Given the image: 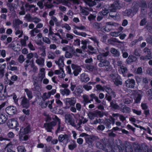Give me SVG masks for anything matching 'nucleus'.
Instances as JSON below:
<instances>
[{
  "label": "nucleus",
  "instance_id": "obj_1",
  "mask_svg": "<svg viewBox=\"0 0 152 152\" xmlns=\"http://www.w3.org/2000/svg\"><path fill=\"white\" fill-rule=\"evenodd\" d=\"M109 52H107L105 53H102L101 55H99L97 56V58L99 60H100V62L99 64L100 67H103L105 66V69L107 71H109L111 69V67L110 65L109 62L106 60L102 61L101 58L102 56H106L108 55Z\"/></svg>",
  "mask_w": 152,
  "mask_h": 152
},
{
  "label": "nucleus",
  "instance_id": "obj_2",
  "mask_svg": "<svg viewBox=\"0 0 152 152\" xmlns=\"http://www.w3.org/2000/svg\"><path fill=\"white\" fill-rule=\"evenodd\" d=\"M7 125L10 129H15L16 131L19 130V128H17L19 126V123L16 119L12 118L9 120L7 122Z\"/></svg>",
  "mask_w": 152,
  "mask_h": 152
},
{
  "label": "nucleus",
  "instance_id": "obj_3",
  "mask_svg": "<svg viewBox=\"0 0 152 152\" xmlns=\"http://www.w3.org/2000/svg\"><path fill=\"white\" fill-rule=\"evenodd\" d=\"M143 52L145 54H147L145 56H142L140 58L141 60L147 61L150 59L151 53L150 50L147 48H145L143 50Z\"/></svg>",
  "mask_w": 152,
  "mask_h": 152
},
{
  "label": "nucleus",
  "instance_id": "obj_4",
  "mask_svg": "<svg viewBox=\"0 0 152 152\" xmlns=\"http://www.w3.org/2000/svg\"><path fill=\"white\" fill-rule=\"evenodd\" d=\"M135 95V102L136 103H138L140 102L142 96H143V92L140 90H137L134 92V94Z\"/></svg>",
  "mask_w": 152,
  "mask_h": 152
},
{
  "label": "nucleus",
  "instance_id": "obj_5",
  "mask_svg": "<svg viewBox=\"0 0 152 152\" xmlns=\"http://www.w3.org/2000/svg\"><path fill=\"white\" fill-rule=\"evenodd\" d=\"M65 121L67 124L71 125L72 126H75L74 119L70 114H66L65 116Z\"/></svg>",
  "mask_w": 152,
  "mask_h": 152
},
{
  "label": "nucleus",
  "instance_id": "obj_6",
  "mask_svg": "<svg viewBox=\"0 0 152 152\" xmlns=\"http://www.w3.org/2000/svg\"><path fill=\"white\" fill-rule=\"evenodd\" d=\"M56 124V123L55 121H52L49 123L44 124V127L47 132H51L53 127L55 126Z\"/></svg>",
  "mask_w": 152,
  "mask_h": 152
},
{
  "label": "nucleus",
  "instance_id": "obj_7",
  "mask_svg": "<svg viewBox=\"0 0 152 152\" xmlns=\"http://www.w3.org/2000/svg\"><path fill=\"white\" fill-rule=\"evenodd\" d=\"M71 67L73 70V73L75 76H77L81 72L82 69L80 66L72 64Z\"/></svg>",
  "mask_w": 152,
  "mask_h": 152
},
{
  "label": "nucleus",
  "instance_id": "obj_8",
  "mask_svg": "<svg viewBox=\"0 0 152 152\" xmlns=\"http://www.w3.org/2000/svg\"><path fill=\"white\" fill-rule=\"evenodd\" d=\"M6 111L8 114L12 115L16 113L17 110L15 107L10 106L6 108Z\"/></svg>",
  "mask_w": 152,
  "mask_h": 152
},
{
  "label": "nucleus",
  "instance_id": "obj_9",
  "mask_svg": "<svg viewBox=\"0 0 152 152\" xmlns=\"http://www.w3.org/2000/svg\"><path fill=\"white\" fill-rule=\"evenodd\" d=\"M21 99V105L23 107L28 108L29 107L30 104L28 101L25 97H22L20 98Z\"/></svg>",
  "mask_w": 152,
  "mask_h": 152
},
{
  "label": "nucleus",
  "instance_id": "obj_10",
  "mask_svg": "<svg viewBox=\"0 0 152 152\" xmlns=\"http://www.w3.org/2000/svg\"><path fill=\"white\" fill-rule=\"evenodd\" d=\"M88 115L90 119L91 120L94 119L95 117L97 116H99L100 117L102 116L101 113L100 111L96 112L94 113L90 112Z\"/></svg>",
  "mask_w": 152,
  "mask_h": 152
},
{
  "label": "nucleus",
  "instance_id": "obj_11",
  "mask_svg": "<svg viewBox=\"0 0 152 152\" xmlns=\"http://www.w3.org/2000/svg\"><path fill=\"white\" fill-rule=\"evenodd\" d=\"M121 6L118 2H116L115 3L111 5V7L109 8V10L110 12H114L115 10L117 9H120Z\"/></svg>",
  "mask_w": 152,
  "mask_h": 152
},
{
  "label": "nucleus",
  "instance_id": "obj_12",
  "mask_svg": "<svg viewBox=\"0 0 152 152\" xmlns=\"http://www.w3.org/2000/svg\"><path fill=\"white\" fill-rule=\"evenodd\" d=\"M53 119L56 121L58 122V126L57 130L56 131V133H57L59 131H61L63 130L64 127L63 126L61 127L60 124V120L56 116H54L53 117Z\"/></svg>",
  "mask_w": 152,
  "mask_h": 152
},
{
  "label": "nucleus",
  "instance_id": "obj_13",
  "mask_svg": "<svg viewBox=\"0 0 152 152\" xmlns=\"http://www.w3.org/2000/svg\"><path fill=\"white\" fill-rule=\"evenodd\" d=\"M54 72L55 74L58 75V77L60 78H63L65 76L64 71L62 68H60L59 70H55Z\"/></svg>",
  "mask_w": 152,
  "mask_h": 152
},
{
  "label": "nucleus",
  "instance_id": "obj_14",
  "mask_svg": "<svg viewBox=\"0 0 152 152\" xmlns=\"http://www.w3.org/2000/svg\"><path fill=\"white\" fill-rule=\"evenodd\" d=\"M8 119L7 115L5 113L0 114V124H3Z\"/></svg>",
  "mask_w": 152,
  "mask_h": 152
},
{
  "label": "nucleus",
  "instance_id": "obj_15",
  "mask_svg": "<svg viewBox=\"0 0 152 152\" xmlns=\"http://www.w3.org/2000/svg\"><path fill=\"white\" fill-rule=\"evenodd\" d=\"M45 5L47 7L50 8L52 7L53 5L51 4H48L44 2V0H42L41 1L38 2L37 3V5L40 7L41 9L43 8V4Z\"/></svg>",
  "mask_w": 152,
  "mask_h": 152
},
{
  "label": "nucleus",
  "instance_id": "obj_16",
  "mask_svg": "<svg viewBox=\"0 0 152 152\" xmlns=\"http://www.w3.org/2000/svg\"><path fill=\"white\" fill-rule=\"evenodd\" d=\"M42 37V35L41 34H38L37 36L35 37V41L36 43L38 45H41L42 43L41 41Z\"/></svg>",
  "mask_w": 152,
  "mask_h": 152
},
{
  "label": "nucleus",
  "instance_id": "obj_17",
  "mask_svg": "<svg viewBox=\"0 0 152 152\" xmlns=\"http://www.w3.org/2000/svg\"><path fill=\"white\" fill-rule=\"evenodd\" d=\"M30 131V127L29 126H27L24 127H22L20 129V133L24 134H27Z\"/></svg>",
  "mask_w": 152,
  "mask_h": 152
},
{
  "label": "nucleus",
  "instance_id": "obj_18",
  "mask_svg": "<svg viewBox=\"0 0 152 152\" xmlns=\"http://www.w3.org/2000/svg\"><path fill=\"white\" fill-rule=\"evenodd\" d=\"M112 25L115 26H118V23H113L110 22H107L106 23L105 26V30L107 31L109 30V29H111V27H110Z\"/></svg>",
  "mask_w": 152,
  "mask_h": 152
},
{
  "label": "nucleus",
  "instance_id": "obj_19",
  "mask_svg": "<svg viewBox=\"0 0 152 152\" xmlns=\"http://www.w3.org/2000/svg\"><path fill=\"white\" fill-rule=\"evenodd\" d=\"M45 69L44 68H41L39 69V77L42 80L45 76Z\"/></svg>",
  "mask_w": 152,
  "mask_h": 152
},
{
  "label": "nucleus",
  "instance_id": "obj_20",
  "mask_svg": "<svg viewBox=\"0 0 152 152\" xmlns=\"http://www.w3.org/2000/svg\"><path fill=\"white\" fill-rule=\"evenodd\" d=\"M13 148L12 144L10 143L7 144L5 148V150H6V152H15L13 150Z\"/></svg>",
  "mask_w": 152,
  "mask_h": 152
},
{
  "label": "nucleus",
  "instance_id": "obj_21",
  "mask_svg": "<svg viewBox=\"0 0 152 152\" xmlns=\"http://www.w3.org/2000/svg\"><path fill=\"white\" fill-rule=\"evenodd\" d=\"M36 62L39 66L43 67L45 65V59L41 58L37 59L36 60Z\"/></svg>",
  "mask_w": 152,
  "mask_h": 152
},
{
  "label": "nucleus",
  "instance_id": "obj_22",
  "mask_svg": "<svg viewBox=\"0 0 152 152\" xmlns=\"http://www.w3.org/2000/svg\"><path fill=\"white\" fill-rule=\"evenodd\" d=\"M134 149L136 152L142 151V149L140 145L137 143H134Z\"/></svg>",
  "mask_w": 152,
  "mask_h": 152
},
{
  "label": "nucleus",
  "instance_id": "obj_23",
  "mask_svg": "<svg viewBox=\"0 0 152 152\" xmlns=\"http://www.w3.org/2000/svg\"><path fill=\"white\" fill-rule=\"evenodd\" d=\"M66 102L67 104L73 105L76 103V101L74 98H67L66 99Z\"/></svg>",
  "mask_w": 152,
  "mask_h": 152
},
{
  "label": "nucleus",
  "instance_id": "obj_24",
  "mask_svg": "<svg viewBox=\"0 0 152 152\" xmlns=\"http://www.w3.org/2000/svg\"><path fill=\"white\" fill-rule=\"evenodd\" d=\"M19 139L20 141H26L28 138V136L26 134L19 133Z\"/></svg>",
  "mask_w": 152,
  "mask_h": 152
},
{
  "label": "nucleus",
  "instance_id": "obj_25",
  "mask_svg": "<svg viewBox=\"0 0 152 152\" xmlns=\"http://www.w3.org/2000/svg\"><path fill=\"white\" fill-rule=\"evenodd\" d=\"M64 57L63 56H61L60 57L58 61H55L56 63L59 66H62L64 65L63 61Z\"/></svg>",
  "mask_w": 152,
  "mask_h": 152
},
{
  "label": "nucleus",
  "instance_id": "obj_26",
  "mask_svg": "<svg viewBox=\"0 0 152 152\" xmlns=\"http://www.w3.org/2000/svg\"><path fill=\"white\" fill-rule=\"evenodd\" d=\"M95 84V83L90 82L87 84L84 85L83 86V88L86 91H88L89 90H91L92 88V86H90V85L91 84L94 85Z\"/></svg>",
  "mask_w": 152,
  "mask_h": 152
},
{
  "label": "nucleus",
  "instance_id": "obj_27",
  "mask_svg": "<svg viewBox=\"0 0 152 152\" xmlns=\"http://www.w3.org/2000/svg\"><path fill=\"white\" fill-rule=\"evenodd\" d=\"M98 0H85V2L90 6H92L96 4V1L97 2Z\"/></svg>",
  "mask_w": 152,
  "mask_h": 152
},
{
  "label": "nucleus",
  "instance_id": "obj_28",
  "mask_svg": "<svg viewBox=\"0 0 152 152\" xmlns=\"http://www.w3.org/2000/svg\"><path fill=\"white\" fill-rule=\"evenodd\" d=\"M60 92L63 95H66L68 96L71 93V92L67 88L60 89Z\"/></svg>",
  "mask_w": 152,
  "mask_h": 152
},
{
  "label": "nucleus",
  "instance_id": "obj_29",
  "mask_svg": "<svg viewBox=\"0 0 152 152\" xmlns=\"http://www.w3.org/2000/svg\"><path fill=\"white\" fill-rule=\"evenodd\" d=\"M83 92V90L80 86H77L74 93L76 95L79 96Z\"/></svg>",
  "mask_w": 152,
  "mask_h": 152
},
{
  "label": "nucleus",
  "instance_id": "obj_30",
  "mask_svg": "<svg viewBox=\"0 0 152 152\" xmlns=\"http://www.w3.org/2000/svg\"><path fill=\"white\" fill-rule=\"evenodd\" d=\"M116 77H117V78L116 79H115V80H114V84L117 86H118L119 85H121L122 84V82L121 81V79L119 76L118 75H117L116 76Z\"/></svg>",
  "mask_w": 152,
  "mask_h": 152
},
{
  "label": "nucleus",
  "instance_id": "obj_31",
  "mask_svg": "<svg viewBox=\"0 0 152 152\" xmlns=\"http://www.w3.org/2000/svg\"><path fill=\"white\" fill-rule=\"evenodd\" d=\"M10 79L11 80L9 81V85H12L13 84L14 82L17 80L18 77L16 75H14L11 77Z\"/></svg>",
  "mask_w": 152,
  "mask_h": 152
},
{
  "label": "nucleus",
  "instance_id": "obj_32",
  "mask_svg": "<svg viewBox=\"0 0 152 152\" xmlns=\"http://www.w3.org/2000/svg\"><path fill=\"white\" fill-rule=\"evenodd\" d=\"M23 22L18 19L15 20L13 21V26L14 27H18V26L22 24Z\"/></svg>",
  "mask_w": 152,
  "mask_h": 152
},
{
  "label": "nucleus",
  "instance_id": "obj_33",
  "mask_svg": "<svg viewBox=\"0 0 152 152\" xmlns=\"http://www.w3.org/2000/svg\"><path fill=\"white\" fill-rule=\"evenodd\" d=\"M126 86L129 88H133V80L132 79L127 80L126 82Z\"/></svg>",
  "mask_w": 152,
  "mask_h": 152
},
{
  "label": "nucleus",
  "instance_id": "obj_34",
  "mask_svg": "<svg viewBox=\"0 0 152 152\" xmlns=\"http://www.w3.org/2000/svg\"><path fill=\"white\" fill-rule=\"evenodd\" d=\"M81 79L82 80L85 82H87L89 80V77L85 75V74L83 73L80 75Z\"/></svg>",
  "mask_w": 152,
  "mask_h": 152
},
{
  "label": "nucleus",
  "instance_id": "obj_35",
  "mask_svg": "<svg viewBox=\"0 0 152 152\" xmlns=\"http://www.w3.org/2000/svg\"><path fill=\"white\" fill-rule=\"evenodd\" d=\"M39 30L36 28H35L34 29L30 31V34L31 36L34 37L36 35L37 33H39Z\"/></svg>",
  "mask_w": 152,
  "mask_h": 152
},
{
  "label": "nucleus",
  "instance_id": "obj_36",
  "mask_svg": "<svg viewBox=\"0 0 152 152\" xmlns=\"http://www.w3.org/2000/svg\"><path fill=\"white\" fill-rule=\"evenodd\" d=\"M111 53L113 54L114 56H118L119 55V52L116 49L114 48H112L111 49Z\"/></svg>",
  "mask_w": 152,
  "mask_h": 152
},
{
  "label": "nucleus",
  "instance_id": "obj_37",
  "mask_svg": "<svg viewBox=\"0 0 152 152\" xmlns=\"http://www.w3.org/2000/svg\"><path fill=\"white\" fill-rule=\"evenodd\" d=\"M68 136L66 134L64 135L61 134L58 137V140L60 142H62L64 140L67 139L68 138Z\"/></svg>",
  "mask_w": 152,
  "mask_h": 152
},
{
  "label": "nucleus",
  "instance_id": "obj_38",
  "mask_svg": "<svg viewBox=\"0 0 152 152\" xmlns=\"http://www.w3.org/2000/svg\"><path fill=\"white\" fill-rule=\"evenodd\" d=\"M90 96L92 98V99L91 100V101H92L93 99H95L96 102H97L98 103H100V100L98 99V97H96L95 94H91L90 95Z\"/></svg>",
  "mask_w": 152,
  "mask_h": 152
},
{
  "label": "nucleus",
  "instance_id": "obj_39",
  "mask_svg": "<svg viewBox=\"0 0 152 152\" xmlns=\"http://www.w3.org/2000/svg\"><path fill=\"white\" fill-rule=\"evenodd\" d=\"M25 91L26 93L28 99H32V96L31 92L27 89H25Z\"/></svg>",
  "mask_w": 152,
  "mask_h": 152
},
{
  "label": "nucleus",
  "instance_id": "obj_40",
  "mask_svg": "<svg viewBox=\"0 0 152 152\" xmlns=\"http://www.w3.org/2000/svg\"><path fill=\"white\" fill-rule=\"evenodd\" d=\"M88 48L90 52L92 53H96L98 51L97 50L94 49V48L91 45L88 46Z\"/></svg>",
  "mask_w": 152,
  "mask_h": 152
},
{
  "label": "nucleus",
  "instance_id": "obj_41",
  "mask_svg": "<svg viewBox=\"0 0 152 152\" xmlns=\"http://www.w3.org/2000/svg\"><path fill=\"white\" fill-rule=\"evenodd\" d=\"M120 73L123 74L127 71L126 68L124 66H121L118 70Z\"/></svg>",
  "mask_w": 152,
  "mask_h": 152
},
{
  "label": "nucleus",
  "instance_id": "obj_42",
  "mask_svg": "<svg viewBox=\"0 0 152 152\" xmlns=\"http://www.w3.org/2000/svg\"><path fill=\"white\" fill-rule=\"evenodd\" d=\"M17 150L18 152H26V151L23 146H18L17 148Z\"/></svg>",
  "mask_w": 152,
  "mask_h": 152
},
{
  "label": "nucleus",
  "instance_id": "obj_43",
  "mask_svg": "<svg viewBox=\"0 0 152 152\" xmlns=\"http://www.w3.org/2000/svg\"><path fill=\"white\" fill-rule=\"evenodd\" d=\"M50 92L45 93L42 96V98L44 99H46L50 98Z\"/></svg>",
  "mask_w": 152,
  "mask_h": 152
},
{
  "label": "nucleus",
  "instance_id": "obj_44",
  "mask_svg": "<svg viewBox=\"0 0 152 152\" xmlns=\"http://www.w3.org/2000/svg\"><path fill=\"white\" fill-rule=\"evenodd\" d=\"M83 97L85 104L91 103V101L89 100L88 96L84 95L83 96Z\"/></svg>",
  "mask_w": 152,
  "mask_h": 152
},
{
  "label": "nucleus",
  "instance_id": "obj_45",
  "mask_svg": "<svg viewBox=\"0 0 152 152\" xmlns=\"http://www.w3.org/2000/svg\"><path fill=\"white\" fill-rule=\"evenodd\" d=\"M54 54L52 52H48V58L53 59L55 58Z\"/></svg>",
  "mask_w": 152,
  "mask_h": 152
},
{
  "label": "nucleus",
  "instance_id": "obj_46",
  "mask_svg": "<svg viewBox=\"0 0 152 152\" xmlns=\"http://www.w3.org/2000/svg\"><path fill=\"white\" fill-rule=\"evenodd\" d=\"M142 151L139 152H149L148 147L145 145H142L141 147Z\"/></svg>",
  "mask_w": 152,
  "mask_h": 152
},
{
  "label": "nucleus",
  "instance_id": "obj_47",
  "mask_svg": "<svg viewBox=\"0 0 152 152\" xmlns=\"http://www.w3.org/2000/svg\"><path fill=\"white\" fill-rule=\"evenodd\" d=\"M81 119L80 120V122L79 124L80 125L82 124H84L87 122L88 121V119L86 118H84L83 117H81Z\"/></svg>",
  "mask_w": 152,
  "mask_h": 152
},
{
  "label": "nucleus",
  "instance_id": "obj_48",
  "mask_svg": "<svg viewBox=\"0 0 152 152\" xmlns=\"http://www.w3.org/2000/svg\"><path fill=\"white\" fill-rule=\"evenodd\" d=\"M56 35L58 36H59V38H60V39H61V44H63V43L67 44L68 43V41L66 39H63L61 37L60 35L59 34H56Z\"/></svg>",
  "mask_w": 152,
  "mask_h": 152
},
{
  "label": "nucleus",
  "instance_id": "obj_49",
  "mask_svg": "<svg viewBox=\"0 0 152 152\" xmlns=\"http://www.w3.org/2000/svg\"><path fill=\"white\" fill-rule=\"evenodd\" d=\"M31 21L35 23H37L41 21V20L36 17L33 18L31 19Z\"/></svg>",
  "mask_w": 152,
  "mask_h": 152
},
{
  "label": "nucleus",
  "instance_id": "obj_50",
  "mask_svg": "<svg viewBox=\"0 0 152 152\" xmlns=\"http://www.w3.org/2000/svg\"><path fill=\"white\" fill-rule=\"evenodd\" d=\"M15 34L16 35H18L19 37H21L23 34V32L22 31L18 30L15 32Z\"/></svg>",
  "mask_w": 152,
  "mask_h": 152
},
{
  "label": "nucleus",
  "instance_id": "obj_51",
  "mask_svg": "<svg viewBox=\"0 0 152 152\" xmlns=\"http://www.w3.org/2000/svg\"><path fill=\"white\" fill-rule=\"evenodd\" d=\"M50 37H52V39L53 40H54L55 42L57 44H60V41L58 40L56 37L55 35L54 34H52V35Z\"/></svg>",
  "mask_w": 152,
  "mask_h": 152
},
{
  "label": "nucleus",
  "instance_id": "obj_52",
  "mask_svg": "<svg viewBox=\"0 0 152 152\" xmlns=\"http://www.w3.org/2000/svg\"><path fill=\"white\" fill-rule=\"evenodd\" d=\"M4 87L0 83V99H3L5 98V97L3 96V97L1 96V92L3 90Z\"/></svg>",
  "mask_w": 152,
  "mask_h": 152
},
{
  "label": "nucleus",
  "instance_id": "obj_53",
  "mask_svg": "<svg viewBox=\"0 0 152 152\" xmlns=\"http://www.w3.org/2000/svg\"><path fill=\"white\" fill-rule=\"evenodd\" d=\"M13 96V99L14 100V102L16 104H18V98H17V96L15 94H14Z\"/></svg>",
  "mask_w": 152,
  "mask_h": 152
},
{
  "label": "nucleus",
  "instance_id": "obj_54",
  "mask_svg": "<svg viewBox=\"0 0 152 152\" xmlns=\"http://www.w3.org/2000/svg\"><path fill=\"white\" fill-rule=\"evenodd\" d=\"M18 60L20 63H22L24 61V56L22 55H20L18 58Z\"/></svg>",
  "mask_w": 152,
  "mask_h": 152
},
{
  "label": "nucleus",
  "instance_id": "obj_55",
  "mask_svg": "<svg viewBox=\"0 0 152 152\" xmlns=\"http://www.w3.org/2000/svg\"><path fill=\"white\" fill-rule=\"evenodd\" d=\"M133 56H129L128 58L126 59V62L128 64L130 63L133 61Z\"/></svg>",
  "mask_w": 152,
  "mask_h": 152
},
{
  "label": "nucleus",
  "instance_id": "obj_56",
  "mask_svg": "<svg viewBox=\"0 0 152 152\" xmlns=\"http://www.w3.org/2000/svg\"><path fill=\"white\" fill-rule=\"evenodd\" d=\"M54 100L53 99L51 101H49L47 102L48 107L50 109H51L52 108V104L54 103Z\"/></svg>",
  "mask_w": 152,
  "mask_h": 152
},
{
  "label": "nucleus",
  "instance_id": "obj_57",
  "mask_svg": "<svg viewBox=\"0 0 152 152\" xmlns=\"http://www.w3.org/2000/svg\"><path fill=\"white\" fill-rule=\"evenodd\" d=\"M62 28H64L66 30L69 31L71 30V28L70 26L67 24H65L63 25Z\"/></svg>",
  "mask_w": 152,
  "mask_h": 152
},
{
  "label": "nucleus",
  "instance_id": "obj_58",
  "mask_svg": "<svg viewBox=\"0 0 152 152\" xmlns=\"http://www.w3.org/2000/svg\"><path fill=\"white\" fill-rule=\"evenodd\" d=\"M110 34L113 37H118L119 35V32H113L110 33Z\"/></svg>",
  "mask_w": 152,
  "mask_h": 152
},
{
  "label": "nucleus",
  "instance_id": "obj_59",
  "mask_svg": "<svg viewBox=\"0 0 152 152\" xmlns=\"http://www.w3.org/2000/svg\"><path fill=\"white\" fill-rule=\"evenodd\" d=\"M132 12V11L131 10H126L124 13V15L125 16H129Z\"/></svg>",
  "mask_w": 152,
  "mask_h": 152
},
{
  "label": "nucleus",
  "instance_id": "obj_60",
  "mask_svg": "<svg viewBox=\"0 0 152 152\" xmlns=\"http://www.w3.org/2000/svg\"><path fill=\"white\" fill-rule=\"evenodd\" d=\"M142 68L141 67H138L137 69V70H135L134 71V73H135L140 74L142 73Z\"/></svg>",
  "mask_w": 152,
  "mask_h": 152
},
{
  "label": "nucleus",
  "instance_id": "obj_61",
  "mask_svg": "<svg viewBox=\"0 0 152 152\" xmlns=\"http://www.w3.org/2000/svg\"><path fill=\"white\" fill-rule=\"evenodd\" d=\"M114 120L115 119L112 118H110V122H109L110 124L108 126H107V128L108 129L110 128L111 124H113V125L114 124Z\"/></svg>",
  "mask_w": 152,
  "mask_h": 152
},
{
  "label": "nucleus",
  "instance_id": "obj_62",
  "mask_svg": "<svg viewBox=\"0 0 152 152\" xmlns=\"http://www.w3.org/2000/svg\"><path fill=\"white\" fill-rule=\"evenodd\" d=\"M76 146V144L75 143H74L72 144L69 145L68 147L69 149L72 150L75 148Z\"/></svg>",
  "mask_w": 152,
  "mask_h": 152
},
{
  "label": "nucleus",
  "instance_id": "obj_63",
  "mask_svg": "<svg viewBox=\"0 0 152 152\" xmlns=\"http://www.w3.org/2000/svg\"><path fill=\"white\" fill-rule=\"evenodd\" d=\"M28 46L30 50H35V48L34 47L33 45L31 43V42L29 43L28 44Z\"/></svg>",
  "mask_w": 152,
  "mask_h": 152
},
{
  "label": "nucleus",
  "instance_id": "obj_64",
  "mask_svg": "<svg viewBox=\"0 0 152 152\" xmlns=\"http://www.w3.org/2000/svg\"><path fill=\"white\" fill-rule=\"evenodd\" d=\"M15 136L13 132H10L8 133L7 134L8 137L10 138H13Z\"/></svg>",
  "mask_w": 152,
  "mask_h": 152
}]
</instances>
